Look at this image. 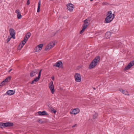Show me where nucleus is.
<instances>
[{
  "label": "nucleus",
  "mask_w": 134,
  "mask_h": 134,
  "mask_svg": "<svg viewBox=\"0 0 134 134\" xmlns=\"http://www.w3.org/2000/svg\"><path fill=\"white\" fill-rule=\"evenodd\" d=\"M43 46V44H40L38 45L35 47V52H39L42 49Z\"/></svg>",
  "instance_id": "nucleus-9"
},
{
  "label": "nucleus",
  "mask_w": 134,
  "mask_h": 134,
  "mask_svg": "<svg viewBox=\"0 0 134 134\" xmlns=\"http://www.w3.org/2000/svg\"><path fill=\"white\" fill-rule=\"evenodd\" d=\"M30 4V2L29 0H28L27 2V4L29 5Z\"/></svg>",
  "instance_id": "nucleus-33"
},
{
  "label": "nucleus",
  "mask_w": 134,
  "mask_h": 134,
  "mask_svg": "<svg viewBox=\"0 0 134 134\" xmlns=\"http://www.w3.org/2000/svg\"><path fill=\"white\" fill-rule=\"evenodd\" d=\"M10 35L12 36V37L14 39L15 38V32L14 30L13 29H10L9 30Z\"/></svg>",
  "instance_id": "nucleus-10"
},
{
  "label": "nucleus",
  "mask_w": 134,
  "mask_h": 134,
  "mask_svg": "<svg viewBox=\"0 0 134 134\" xmlns=\"http://www.w3.org/2000/svg\"><path fill=\"white\" fill-rule=\"evenodd\" d=\"M40 77V76H38V77L35 78L34 80H33L31 83V84H33L35 82H36L39 80Z\"/></svg>",
  "instance_id": "nucleus-17"
},
{
  "label": "nucleus",
  "mask_w": 134,
  "mask_h": 134,
  "mask_svg": "<svg viewBox=\"0 0 134 134\" xmlns=\"http://www.w3.org/2000/svg\"><path fill=\"white\" fill-rule=\"evenodd\" d=\"M105 36L107 39H108L111 36V33L110 32H107L105 34Z\"/></svg>",
  "instance_id": "nucleus-18"
},
{
  "label": "nucleus",
  "mask_w": 134,
  "mask_h": 134,
  "mask_svg": "<svg viewBox=\"0 0 134 134\" xmlns=\"http://www.w3.org/2000/svg\"><path fill=\"white\" fill-rule=\"evenodd\" d=\"M5 84V82L3 81L0 84V86H2Z\"/></svg>",
  "instance_id": "nucleus-26"
},
{
  "label": "nucleus",
  "mask_w": 134,
  "mask_h": 134,
  "mask_svg": "<svg viewBox=\"0 0 134 134\" xmlns=\"http://www.w3.org/2000/svg\"><path fill=\"white\" fill-rule=\"evenodd\" d=\"M42 71V69L39 72V73H38V76H41V73Z\"/></svg>",
  "instance_id": "nucleus-31"
},
{
  "label": "nucleus",
  "mask_w": 134,
  "mask_h": 134,
  "mask_svg": "<svg viewBox=\"0 0 134 134\" xmlns=\"http://www.w3.org/2000/svg\"><path fill=\"white\" fill-rule=\"evenodd\" d=\"M93 0H90V1H93Z\"/></svg>",
  "instance_id": "nucleus-39"
},
{
  "label": "nucleus",
  "mask_w": 134,
  "mask_h": 134,
  "mask_svg": "<svg viewBox=\"0 0 134 134\" xmlns=\"http://www.w3.org/2000/svg\"><path fill=\"white\" fill-rule=\"evenodd\" d=\"M11 78V77L10 76L7 77L4 81V82H8L10 81Z\"/></svg>",
  "instance_id": "nucleus-22"
},
{
  "label": "nucleus",
  "mask_w": 134,
  "mask_h": 134,
  "mask_svg": "<svg viewBox=\"0 0 134 134\" xmlns=\"http://www.w3.org/2000/svg\"><path fill=\"white\" fill-rule=\"evenodd\" d=\"M38 114L40 115H42L47 114V113L45 111H43L42 112L39 111L38 112Z\"/></svg>",
  "instance_id": "nucleus-21"
},
{
  "label": "nucleus",
  "mask_w": 134,
  "mask_h": 134,
  "mask_svg": "<svg viewBox=\"0 0 134 134\" xmlns=\"http://www.w3.org/2000/svg\"><path fill=\"white\" fill-rule=\"evenodd\" d=\"M93 89L94 90H96V88H93Z\"/></svg>",
  "instance_id": "nucleus-38"
},
{
  "label": "nucleus",
  "mask_w": 134,
  "mask_h": 134,
  "mask_svg": "<svg viewBox=\"0 0 134 134\" xmlns=\"http://www.w3.org/2000/svg\"><path fill=\"white\" fill-rule=\"evenodd\" d=\"M51 78L53 80H54V76L52 77Z\"/></svg>",
  "instance_id": "nucleus-35"
},
{
  "label": "nucleus",
  "mask_w": 134,
  "mask_h": 134,
  "mask_svg": "<svg viewBox=\"0 0 134 134\" xmlns=\"http://www.w3.org/2000/svg\"><path fill=\"white\" fill-rule=\"evenodd\" d=\"M15 13L17 14V16L18 19H20L22 18V16L21 15L19 9L16 10Z\"/></svg>",
  "instance_id": "nucleus-13"
},
{
  "label": "nucleus",
  "mask_w": 134,
  "mask_h": 134,
  "mask_svg": "<svg viewBox=\"0 0 134 134\" xmlns=\"http://www.w3.org/2000/svg\"><path fill=\"white\" fill-rule=\"evenodd\" d=\"M31 35V34L30 32H28L26 35L24 39L22 42V44H20L19 45V46L22 48L23 46L25 44L28 39L29 38Z\"/></svg>",
  "instance_id": "nucleus-3"
},
{
  "label": "nucleus",
  "mask_w": 134,
  "mask_h": 134,
  "mask_svg": "<svg viewBox=\"0 0 134 134\" xmlns=\"http://www.w3.org/2000/svg\"><path fill=\"white\" fill-rule=\"evenodd\" d=\"M134 65V60L130 62L128 65L125 68L124 70H127L130 69L132 66Z\"/></svg>",
  "instance_id": "nucleus-8"
},
{
  "label": "nucleus",
  "mask_w": 134,
  "mask_h": 134,
  "mask_svg": "<svg viewBox=\"0 0 134 134\" xmlns=\"http://www.w3.org/2000/svg\"><path fill=\"white\" fill-rule=\"evenodd\" d=\"M7 123H3V127H7Z\"/></svg>",
  "instance_id": "nucleus-30"
},
{
  "label": "nucleus",
  "mask_w": 134,
  "mask_h": 134,
  "mask_svg": "<svg viewBox=\"0 0 134 134\" xmlns=\"http://www.w3.org/2000/svg\"><path fill=\"white\" fill-rule=\"evenodd\" d=\"M87 26H87L86 25H83L82 29L80 31V34H81L87 28Z\"/></svg>",
  "instance_id": "nucleus-20"
},
{
  "label": "nucleus",
  "mask_w": 134,
  "mask_h": 134,
  "mask_svg": "<svg viewBox=\"0 0 134 134\" xmlns=\"http://www.w3.org/2000/svg\"><path fill=\"white\" fill-rule=\"evenodd\" d=\"M38 70H35L31 71L30 73V76L31 77H33L35 76L37 73Z\"/></svg>",
  "instance_id": "nucleus-12"
},
{
  "label": "nucleus",
  "mask_w": 134,
  "mask_h": 134,
  "mask_svg": "<svg viewBox=\"0 0 134 134\" xmlns=\"http://www.w3.org/2000/svg\"><path fill=\"white\" fill-rule=\"evenodd\" d=\"M90 22V21L87 19L85 20H84V24L83 25H86L88 26L89 25Z\"/></svg>",
  "instance_id": "nucleus-19"
},
{
  "label": "nucleus",
  "mask_w": 134,
  "mask_h": 134,
  "mask_svg": "<svg viewBox=\"0 0 134 134\" xmlns=\"http://www.w3.org/2000/svg\"><path fill=\"white\" fill-rule=\"evenodd\" d=\"M100 58L98 57L95 58L91 62L90 65L89 66V68L92 69L96 65L97 63L99 61Z\"/></svg>",
  "instance_id": "nucleus-2"
},
{
  "label": "nucleus",
  "mask_w": 134,
  "mask_h": 134,
  "mask_svg": "<svg viewBox=\"0 0 134 134\" xmlns=\"http://www.w3.org/2000/svg\"><path fill=\"white\" fill-rule=\"evenodd\" d=\"M12 69H10L8 71V72H10V71H11L12 70Z\"/></svg>",
  "instance_id": "nucleus-37"
},
{
  "label": "nucleus",
  "mask_w": 134,
  "mask_h": 134,
  "mask_svg": "<svg viewBox=\"0 0 134 134\" xmlns=\"http://www.w3.org/2000/svg\"><path fill=\"white\" fill-rule=\"evenodd\" d=\"M62 63L61 62H57L55 63L53 65V66H55V67H58V68H60L62 66Z\"/></svg>",
  "instance_id": "nucleus-14"
},
{
  "label": "nucleus",
  "mask_w": 134,
  "mask_h": 134,
  "mask_svg": "<svg viewBox=\"0 0 134 134\" xmlns=\"http://www.w3.org/2000/svg\"><path fill=\"white\" fill-rule=\"evenodd\" d=\"M57 43L55 41L52 42L49 44L46 47L45 49L46 51H49Z\"/></svg>",
  "instance_id": "nucleus-4"
},
{
  "label": "nucleus",
  "mask_w": 134,
  "mask_h": 134,
  "mask_svg": "<svg viewBox=\"0 0 134 134\" xmlns=\"http://www.w3.org/2000/svg\"><path fill=\"white\" fill-rule=\"evenodd\" d=\"M38 121L39 123H41L42 122L41 120H38Z\"/></svg>",
  "instance_id": "nucleus-36"
},
{
  "label": "nucleus",
  "mask_w": 134,
  "mask_h": 134,
  "mask_svg": "<svg viewBox=\"0 0 134 134\" xmlns=\"http://www.w3.org/2000/svg\"><path fill=\"white\" fill-rule=\"evenodd\" d=\"M98 116V114L96 113H95L93 115V118L95 119H96L97 117Z\"/></svg>",
  "instance_id": "nucleus-25"
},
{
  "label": "nucleus",
  "mask_w": 134,
  "mask_h": 134,
  "mask_svg": "<svg viewBox=\"0 0 134 134\" xmlns=\"http://www.w3.org/2000/svg\"><path fill=\"white\" fill-rule=\"evenodd\" d=\"M77 125V124H75L74 125H73L72 126V127H76V126Z\"/></svg>",
  "instance_id": "nucleus-34"
},
{
  "label": "nucleus",
  "mask_w": 134,
  "mask_h": 134,
  "mask_svg": "<svg viewBox=\"0 0 134 134\" xmlns=\"http://www.w3.org/2000/svg\"><path fill=\"white\" fill-rule=\"evenodd\" d=\"M115 17L114 14L112 13L111 11L108 12L107 16L105 19L106 23H108L111 22L114 19Z\"/></svg>",
  "instance_id": "nucleus-1"
},
{
  "label": "nucleus",
  "mask_w": 134,
  "mask_h": 134,
  "mask_svg": "<svg viewBox=\"0 0 134 134\" xmlns=\"http://www.w3.org/2000/svg\"><path fill=\"white\" fill-rule=\"evenodd\" d=\"M67 10L70 12H72L74 9V5L70 3L68 4L67 5Z\"/></svg>",
  "instance_id": "nucleus-7"
},
{
  "label": "nucleus",
  "mask_w": 134,
  "mask_h": 134,
  "mask_svg": "<svg viewBox=\"0 0 134 134\" xmlns=\"http://www.w3.org/2000/svg\"><path fill=\"white\" fill-rule=\"evenodd\" d=\"M119 91L121 92H122L123 94L129 96V94L128 92L125 90H123L122 89H120Z\"/></svg>",
  "instance_id": "nucleus-15"
},
{
  "label": "nucleus",
  "mask_w": 134,
  "mask_h": 134,
  "mask_svg": "<svg viewBox=\"0 0 134 134\" xmlns=\"http://www.w3.org/2000/svg\"><path fill=\"white\" fill-rule=\"evenodd\" d=\"M108 4L107 3V2H103L102 4L103 5H107Z\"/></svg>",
  "instance_id": "nucleus-32"
},
{
  "label": "nucleus",
  "mask_w": 134,
  "mask_h": 134,
  "mask_svg": "<svg viewBox=\"0 0 134 134\" xmlns=\"http://www.w3.org/2000/svg\"><path fill=\"white\" fill-rule=\"evenodd\" d=\"M40 5H41V1H39L38 2V4L37 12H39L40 11Z\"/></svg>",
  "instance_id": "nucleus-23"
},
{
  "label": "nucleus",
  "mask_w": 134,
  "mask_h": 134,
  "mask_svg": "<svg viewBox=\"0 0 134 134\" xmlns=\"http://www.w3.org/2000/svg\"><path fill=\"white\" fill-rule=\"evenodd\" d=\"M49 87L52 93L53 94L55 91L53 82L51 81L49 84Z\"/></svg>",
  "instance_id": "nucleus-6"
},
{
  "label": "nucleus",
  "mask_w": 134,
  "mask_h": 134,
  "mask_svg": "<svg viewBox=\"0 0 134 134\" xmlns=\"http://www.w3.org/2000/svg\"><path fill=\"white\" fill-rule=\"evenodd\" d=\"M51 112H53L55 114V113L56 111L53 108L51 110Z\"/></svg>",
  "instance_id": "nucleus-29"
},
{
  "label": "nucleus",
  "mask_w": 134,
  "mask_h": 134,
  "mask_svg": "<svg viewBox=\"0 0 134 134\" xmlns=\"http://www.w3.org/2000/svg\"><path fill=\"white\" fill-rule=\"evenodd\" d=\"M6 93L8 95H12L13 94L15 93V92L13 90H9L7 91Z\"/></svg>",
  "instance_id": "nucleus-16"
},
{
  "label": "nucleus",
  "mask_w": 134,
  "mask_h": 134,
  "mask_svg": "<svg viewBox=\"0 0 134 134\" xmlns=\"http://www.w3.org/2000/svg\"><path fill=\"white\" fill-rule=\"evenodd\" d=\"M3 127V123H0V127L2 128Z\"/></svg>",
  "instance_id": "nucleus-28"
},
{
  "label": "nucleus",
  "mask_w": 134,
  "mask_h": 134,
  "mask_svg": "<svg viewBox=\"0 0 134 134\" xmlns=\"http://www.w3.org/2000/svg\"><path fill=\"white\" fill-rule=\"evenodd\" d=\"M7 127L8 126H12L13 125V123L7 122Z\"/></svg>",
  "instance_id": "nucleus-24"
},
{
  "label": "nucleus",
  "mask_w": 134,
  "mask_h": 134,
  "mask_svg": "<svg viewBox=\"0 0 134 134\" xmlns=\"http://www.w3.org/2000/svg\"><path fill=\"white\" fill-rule=\"evenodd\" d=\"M74 77L76 81L80 82L81 81V76L80 74L76 73Z\"/></svg>",
  "instance_id": "nucleus-5"
},
{
  "label": "nucleus",
  "mask_w": 134,
  "mask_h": 134,
  "mask_svg": "<svg viewBox=\"0 0 134 134\" xmlns=\"http://www.w3.org/2000/svg\"><path fill=\"white\" fill-rule=\"evenodd\" d=\"M80 112V110L79 108H75L73 109L71 112H70L71 114H73L74 115L76 114L79 113Z\"/></svg>",
  "instance_id": "nucleus-11"
},
{
  "label": "nucleus",
  "mask_w": 134,
  "mask_h": 134,
  "mask_svg": "<svg viewBox=\"0 0 134 134\" xmlns=\"http://www.w3.org/2000/svg\"><path fill=\"white\" fill-rule=\"evenodd\" d=\"M12 37H10V36H9L8 37V38L7 39V42H8L11 39V38Z\"/></svg>",
  "instance_id": "nucleus-27"
}]
</instances>
